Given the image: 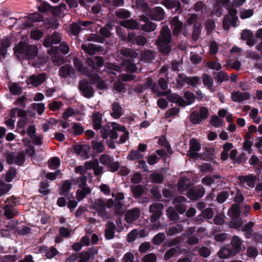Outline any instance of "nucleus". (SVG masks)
I'll return each mask as SVG.
<instances>
[{
	"instance_id": "052dcab7",
	"label": "nucleus",
	"mask_w": 262,
	"mask_h": 262,
	"mask_svg": "<svg viewBox=\"0 0 262 262\" xmlns=\"http://www.w3.org/2000/svg\"><path fill=\"white\" fill-rule=\"evenodd\" d=\"M88 41H93L99 43H103L105 41V39L103 37L97 34H91L87 38Z\"/></svg>"
},
{
	"instance_id": "b1692460",
	"label": "nucleus",
	"mask_w": 262,
	"mask_h": 262,
	"mask_svg": "<svg viewBox=\"0 0 262 262\" xmlns=\"http://www.w3.org/2000/svg\"><path fill=\"white\" fill-rule=\"evenodd\" d=\"M111 116L115 119H119L123 115V108L118 102H115L112 104Z\"/></svg>"
},
{
	"instance_id": "0eeeda50",
	"label": "nucleus",
	"mask_w": 262,
	"mask_h": 262,
	"mask_svg": "<svg viewBox=\"0 0 262 262\" xmlns=\"http://www.w3.org/2000/svg\"><path fill=\"white\" fill-rule=\"evenodd\" d=\"M81 48L85 53L91 56L90 57L94 56L97 52H103L104 51L103 47L91 43L82 44Z\"/></svg>"
},
{
	"instance_id": "49530a36",
	"label": "nucleus",
	"mask_w": 262,
	"mask_h": 262,
	"mask_svg": "<svg viewBox=\"0 0 262 262\" xmlns=\"http://www.w3.org/2000/svg\"><path fill=\"white\" fill-rule=\"evenodd\" d=\"M82 28L78 23H73L69 29V33L73 35L77 36Z\"/></svg>"
},
{
	"instance_id": "37998d69",
	"label": "nucleus",
	"mask_w": 262,
	"mask_h": 262,
	"mask_svg": "<svg viewBox=\"0 0 262 262\" xmlns=\"http://www.w3.org/2000/svg\"><path fill=\"white\" fill-rule=\"evenodd\" d=\"M205 28L206 30L207 34H211L215 29V24L212 19H208L205 22Z\"/></svg>"
},
{
	"instance_id": "f03ea898",
	"label": "nucleus",
	"mask_w": 262,
	"mask_h": 262,
	"mask_svg": "<svg viewBox=\"0 0 262 262\" xmlns=\"http://www.w3.org/2000/svg\"><path fill=\"white\" fill-rule=\"evenodd\" d=\"M228 215L231 217L230 222V226L234 229H238L241 227L243 222L241 215V210L239 204H233L229 208L227 212Z\"/></svg>"
},
{
	"instance_id": "f257e3e1",
	"label": "nucleus",
	"mask_w": 262,
	"mask_h": 262,
	"mask_svg": "<svg viewBox=\"0 0 262 262\" xmlns=\"http://www.w3.org/2000/svg\"><path fill=\"white\" fill-rule=\"evenodd\" d=\"M171 32L167 27H163L156 41L159 52L163 55H168L171 51Z\"/></svg>"
},
{
	"instance_id": "79ce46f5",
	"label": "nucleus",
	"mask_w": 262,
	"mask_h": 262,
	"mask_svg": "<svg viewBox=\"0 0 262 262\" xmlns=\"http://www.w3.org/2000/svg\"><path fill=\"white\" fill-rule=\"evenodd\" d=\"M49 184L47 181H42L39 183V192L43 195L49 194L51 192L48 189Z\"/></svg>"
},
{
	"instance_id": "7ed1b4c3",
	"label": "nucleus",
	"mask_w": 262,
	"mask_h": 262,
	"mask_svg": "<svg viewBox=\"0 0 262 262\" xmlns=\"http://www.w3.org/2000/svg\"><path fill=\"white\" fill-rule=\"evenodd\" d=\"M209 114V111L207 107L201 106L199 112L193 111L190 113L189 120L193 124H200L203 120H205L208 118Z\"/></svg>"
},
{
	"instance_id": "c756f323",
	"label": "nucleus",
	"mask_w": 262,
	"mask_h": 262,
	"mask_svg": "<svg viewBox=\"0 0 262 262\" xmlns=\"http://www.w3.org/2000/svg\"><path fill=\"white\" fill-rule=\"evenodd\" d=\"M37 54V49L35 46L28 45L26 49L24 57L28 59H34Z\"/></svg>"
},
{
	"instance_id": "680f3d73",
	"label": "nucleus",
	"mask_w": 262,
	"mask_h": 262,
	"mask_svg": "<svg viewBox=\"0 0 262 262\" xmlns=\"http://www.w3.org/2000/svg\"><path fill=\"white\" fill-rule=\"evenodd\" d=\"M132 192L135 197L138 198L141 196L144 193L143 186L140 185L134 186L132 188Z\"/></svg>"
},
{
	"instance_id": "2eb2a0df",
	"label": "nucleus",
	"mask_w": 262,
	"mask_h": 262,
	"mask_svg": "<svg viewBox=\"0 0 262 262\" xmlns=\"http://www.w3.org/2000/svg\"><path fill=\"white\" fill-rule=\"evenodd\" d=\"M243 242L239 236L234 235L232 237L230 242L231 248L236 255L241 252Z\"/></svg>"
},
{
	"instance_id": "a18cd8bd",
	"label": "nucleus",
	"mask_w": 262,
	"mask_h": 262,
	"mask_svg": "<svg viewBox=\"0 0 262 262\" xmlns=\"http://www.w3.org/2000/svg\"><path fill=\"white\" fill-rule=\"evenodd\" d=\"M143 157V154L138 150H131L127 157V159L129 161H134L141 159Z\"/></svg>"
},
{
	"instance_id": "774afa93",
	"label": "nucleus",
	"mask_w": 262,
	"mask_h": 262,
	"mask_svg": "<svg viewBox=\"0 0 262 262\" xmlns=\"http://www.w3.org/2000/svg\"><path fill=\"white\" fill-rule=\"evenodd\" d=\"M198 251L199 254L204 258L208 257L211 254V251L209 248L204 246L198 248Z\"/></svg>"
},
{
	"instance_id": "5fc2aeb1",
	"label": "nucleus",
	"mask_w": 262,
	"mask_h": 262,
	"mask_svg": "<svg viewBox=\"0 0 262 262\" xmlns=\"http://www.w3.org/2000/svg\"><path fill=\"white\" fill-rule=\"evenodd\" d=\"M92 147L93 149L98 153H101L104 150V146L103 143L95 140L92 141Z\"/></svg>"
},
{
	"instance_id": "4be33fe9",
	"label": "nucleus",
	"mask_w": 262,
	"mask_h": 262,
	"mask_svg": "<svg viewBox=\"0 0 262 262\" xmlns=\"http://www.w3.org/2000/svg\"><path fill=\"white\" fill-rule=\"evenodd\" d=\"M120 25L126 28L136 30L139 29L140 24L133 19H126L120 22Z\"/></svg>"
},
{
	"instance_id": "a211bd4d",
	"label": "nucleus",
	"mask_w": 262,
	"mask_h": 262,
	"mask_svg": "<svg viewBox=\"0 0 262 262\" xmlns=\"http://www.w3.org/2000/svg\"><path fill=\"white\" fill-rule=\"evenodd\" d=\"M116 227L112 222H108L106 225L104 232V237L107 240H111L114 238Z\"/></svg>"
},
{
	"instance_id": "338daca9",
	"label": "nucleus",
	"mask_w": 262,
	"mask_h": 262,
	"mask_svg": "<svg viewBox=\"0 0 262 262\" xmlns=\"http://www.w3.org/2000/svg\"><path fill=\"white\" fill-rule=\"evenodd\" d=\"M31 107L33 110H36L39 115L43 113L45 109V105L43 103H33L31 104Z\"/></svg>"
},
{
	"instance_id": "72a5a7b5",
	"label": "nucleus",
	"mask_w": 262,
	"mask_h": 262,
	"mask_svg": "<svg viewBox=\"0 0 262 262\" xmlns=\"http://www.w3.org/2000/svg\"><path fill=\"white\" fill-rule=\"evenodd\" d=\"M202 81L204 85H205L210 92H214V90L212 88L213 81L211 77L207 74H203L202 76Z\"/></svg>"
},
{
	"instance_id": "58836bf2",
	"label": "nucleus",
	"mask_w": 262,
	"mask_h": 262,
	"mask_svg": "<svg viewBox=\"0 0 262 262\" xmlns=\"http://www.w3.org/2000/svg\"><path fill=\"white\" fill-rule=\"evenodd\" d=\"M72 183L69 180L64 181L60 189L59 193L60 195H66L71 189Z\"/></svg>"
},
{
	"instance_id": "4468645a",
	"label": "nucleus",
	"mask_w": 262,
	"mask_h": 262,
	"mask_svg": "<svg viewBox=\"0 0 262 262\" xmlns=\"http://www.w3.org/2000/svg\"><path fill=\"white\" fill-rule=\"evenodd\" d=\"M238 21V18L237 16L230 17V16L226 15L223 18V27L225 30H228L230 29V26L233 27L237 26V23Z\"/></svg>"
},
{
	"instance_id": "39448f33",
	"label": "nucleus",
	"mask_w": 262,
	"mask_h": 262,
	"mask_svg": "<svg viewBox=\"0 0 262 262\" xmlns=\"http://www.w3.org/2000/svg\"><path fill=\"white\" fill-rule=\"evenodd\" d=\"M86 62L88 65L94 71H98L104 65V59L100 56L88 57Z\"/></svg>"
},
{
	"instance_id": "9d476101",
	"label": "nucleus",
	"mask_w": 262,
	"mask_h": 262,
	"mask_svg": "<svg viewBox=\"0 0 262 262\" xmlns=\"http://www.w3.org/2000/svg\"><path fill=\"white\" fill-rule=\"evenodd\" d=\"M127 40L132 44L143 46L147 42L146 38L142 35H136L134 33H129L127 35Z\"/></svg>"
},
{
	"instance_id": "4c0bfd02",
	"label": "nucleus",
	"mask_w": 262,
	"mask_h": 262,
	"mask_svg": "<svg viewBox=\"0 0 262 262\" xmlns=\"http://www.w3.org/2000/svg\"><path fill=\"white\" fill-rule=\"evenodd\" d=\"M190 180L186 177H182L178 183V188L180 190H186L189 186Z\"/></svg>"
},
{
	"instance_id": "e433bc0d",
	"label": "nucleus",
	"mask_w": 262,
	"mask_h": 262,
	"mask_svg": "<svg viewBox=\"0 0 262 262\" xmlns=\"http://www.w3.org/2000/svg\"><path fill=\"white\" fill-rule=\"evenodd\" d=\"M166 214L171 221L177 222L180 220V216L177 211L171 207H169L166 210Z\"/></svg>"
},
{
	"instance_id": "603ef678",
	"label": "nucleus",
	"mask_w": 262,
	"mask_h": 262,
	"mask_svg": "<svg viewBox=\"0 0 262 262\" xmlns=\"http://www.w3.org/2000/svg\"><path fill=\"white\" fill-rule=\"evenodd\" d=\"M73 63L75 68L78 71L85 72L86 71V68L83 66L82 61L78 57L74 58Z\"/></svg>"
},
{
	"instance_id": "20e7f679",
	"label": "nucleus",
	"mask_w": 262,
	"mask_h": 262,
	"mask_svg": "<svg viewBox=\"0 0 262 262\" xmlns=\"http://www.w3.org/2000/svg\"><path fill=\"white\" fill-rule=\"evenodd\" d=\"M79 89L81 94L85 98H90L94 96V89L86 79H82L79 81Z\"/></svg>"
},
{
	"instance_id": "c03bdc74",
	"label": "nucleus",
	"mask_w": 262,
	"mask_h": 262,
	"mask_svg": "<svg viewBox=\"0 0 262 262\" xmlns=\"http://www.w3.org/2000/svg\"><path fill=\"white\" fill-rule=\"evenodd\" d=\"M165 239V234L163 232H159L154 236L151 242L155 245H159L162 243Z\"/></svg>"
},
{
	"instance_id": "4d7b16f0",
	"label": "nucleus",
	"mask_w": 262,
	"mask_h": 262,
	"mask_svg": "<svg viewBox=\"0 0 262 262\" xmlns=\"http://www.w3.org/2000/svg\"><path fill=\"white\" fill-rule=\"evenodd\" d=\"M223 120L216 115H212L210 120V123L215 127H220L223 123Z\"/></svg>"
},
{
	"instance_id": "1a4fd4ad",
	"label": "nucleus",
	"mask_w": 262,
	"mask_h": 262,
	"mask_svg": "<svg viewBox=\"0 0 262 262\" xmlns=\"http://www.w3.org/2000/svg\"><path fill=\"white\" fill-rule=\"evenodd\" d=\"M205 189L203 186L193 187L187 192V196L191 200H197L203 196Z\"/></svg>"
},
{
	"instance_id": "c85d7f7f",
	"label": "nucleus",
	"mask_w": 262,
	"mask_h": 262,
	"mask_svg": "<svg viewBox=\"0 0 262 262\" xmlns=\"http://www.w3.org/2000/svg\"><path fill=\"white\" fill-rule=\"evenodd\" d=\"M102 115L99 112L94 113L92 116L93 128L95 130L101 128Z\"/></svg>"
},
{
	"instance_id": "473e14b6",
	"label": "nucleus",
	"mask_w": 262,
	"mask_h": 262,
	"mask_svg": "<svg viewBox=\"0 0 262 262\" xmlns=\"http://www.w3.org/2000/svg\"><path fill=\"white\" fill-rule=\"evenodd\" d=\"M149 179L153 183L161 184L164 181V176L161 173L154 172L149 175Z\"/></svg>"
},
{
	"instance_id": "3c124183",
	"label": "nucleus",
	"mask_w": 262,
	"mask_h": 262,
	"mask_svg": "<svg viewBox=\"0 0 262 262\" xmlns=\"http://www.w3.org/2000/svg\"><path fill=\"white\" fill-rule=\"evenodd\" d=\"M182 230V226L180 224H177L176 226L170 227L167 231V234L172 236L175 234L181 232Z\"/></svg>"
},
{
	"instance_id": "f704fd0d",
	"label": "nucleus",
	"mask_w": 262,
	"mask_h": 262,
	"mask_svg": "<svg viewBox=\"0 0 262 262\" xmlns=\"http://www.w3.org/2000/svg\"><path fill=\"white\" fill-rule=\"evenodd\" d=\"M120 52L122 56L128 57V59H134L138 56V53L135 51L129 48L122 49Z\"/></svg>"
},
{
	"instance_id": "a19ab883",
	"label": "nucleus",
	"mask_w": 262,
	"mask_h": 262,
	"mask_svg": "<svg viewBox=\"0 0 262 262\" xmlns=\"http://www.w3.org/2000/svg\"><path fill=\"white\" fill-rule=\"evenodd\" d=\"M54 8L48 3L44 2L38 7V10L41 13L51 12L53 13Z\"/></svg>"
},
{
	"instance_id": "09e8293b",
	"label": "nucleus",
	"mask_w": 262,
	"mask_h": 262,
	"mask_svg": "<svg viewBox=\"0 0 262 262\" xmlns=\"http://www.w3.org/2000/svg\"><path fill=\"white\" fill-rule=\"evenodd\" d=\"M105 166L107 167V169L112 172L117 171L120 166V164L118 161H114V158L110 162L109 164L106 165Z\"/></svg>"
},
{
	"instance_id": "0e129e2a",
	"label": "nucleus",
	"mask_w": 262,
	"mask_h": 262,
	"mask_svg": "<svg viewBox=\"0 0 262 262\" xmlns=\"http://www.w3.org/2000/svg\"><path fill=\"white\" fill-rule=\"evenodd\" d=\"M13 207V204H6V205L4 207L5 215L8 219H11L13 218L14 216V214L11 210Z\"/></svg>"
},
{
	"instance_id": "393cba45",
	"label": "nucleus",
	"mask_w": 262,
	"mask_h": 262,
	"mask_svg": "<svg viewBox=\"0 0 262 262\" xmlns=\"http://www.w3.org/2000/svg\"><path fill=\"white\" fill-rule=\"evenodd\" d=\"M181 252V248L180 246L170 248L165 253L164 259L165 260H168L173 256L180 255Z\"/></svg>"
},
{
	"instance_id": "69168bd1",
	"label": "nucleus",
	"mask_w": 262,
	"mask_h": 262,
	"mask_svg": "<svg viewBox=\"0 0 262 262\" xmlns=\"http://www.w3.org/2000/svg\"><path fill=\"white\" fill-rule=\"evenodd\" d=\"M201 144L195 139H192L190 140L189 149L193 151H199L201 149Z\"/></svg>"
},
{
	"instance_id": "a878e982",
	"label": "nucleus",
	"mask_w": 262,
	"mask_h": 262,
	"mask_svg": "<svg viewBox=\"0 0 262 262\" xmlns=\"http://www.w3.org/2000/svg\"><path fill=\"white\" fill-rule=\"evenodd\" d=\"M135 60L133 59H126L123 60L122 65L126 67V70L128 73H135L137 71V67L134 63Z\"/></svg>"
},
{
	"instance_id": "412c9836",
	"label": "nucleus",
	"mask_w": 262,
	"mask_h": 262,
	"mask_svg": "<svg viewBox=\"0 0 262 262\" xmlns=\"http://www.w3.org/2000/svg\"><path fill=\"white\" fill-rule=\"evenodd\" d=\"M250 98V95L247 92H241L236 91L232 93L231 99L234 102H241L244 100H248Z\"/></svg>"
},
{
	"instance_id": "f8f14e48",
	"label": "nucleus",
	"mask_w": 262,
	"mask_h": 262,
	"mask_svg": "<svg viewBox=\"0 0 262 262\" xmlns=\"http://www.w3.org/2000/svg\"><path fill=\"white\" fill-rule=\"evenodd\" d=\"M170 25L172 29L173 35L176 37H178L183 28V23L179 20L178 16H174L171 19Z\"/></svg>"
},
{
	"instance_id": "e2e57ef3",
	"label": "nucleus",
	"mask_w": 262,
	"mask_h": 262,
	"mask_svg": "<svg viewBox=\"0 0 262 262\" xmlns=\"http://www.w3.org/2000/svg\"><path fill=\"white\" fill-rule=\"evenodd\" d=\"M28 18L32 23L39 22L42 20L43 16L38 12H35L28 15Z\"/></svg>"
},
{
	"instance_id": "9b49d317",
	"label": "nucleus",
	"mask_w": 262,
	"mask_h": 262,
	"mask_svg": "<svg viewBox=\"0 0 262 262\" xmlns=\"http://www.w3.org/2000/svg\"><path fill=\"white\" fill-rule=\"evenodd\" d=\"M148 14L151 20L160 21L164 19L165 12L161 7H156L150 10Z\"/></svg>"
},
{
	"instance_id": "6e6d98bb",
	"label": "nucleus",
	"mask_w": 262,
	"mask_h": 262,
	"mask_svg": "<svg viewBox=\"0 0 262 262\" xmlns=\"http://www.w3.org/2000/svg\"><path fill=\"white\" fill-rule=\"evenodd\" d=\"M48 164L50 169L58 168L60 164V160L56 157L51 158L48 161Z\"/></svg>"
},
{
	"instance_id": "ea45409f",
	"label": "nucleus",
	"mask_w": 262,
	"mask_h": 262,
	"mask_svg": "<svg viewBox=\"0 0 262 262\" xmlns=\"http://www.w3.org/2000/svg\"><path fill=\"white\" fill-rule=\"evenodd\" d=\"M17 174L16 169L13 167H11L7 171L5 180L7 182H11L13 181V179L15 177Z\"/></svg>"
},
{
	"instance_id": "dca6fc26",
	"label": "nucleus",
	"mask_w": 262,
	"mask_h": 262,
	"mask_svg": "<svg viewBox=\"0 0 262 262\" xmlns=\"http://www.w3.org/2000/svg\"><path fill=\"white\" fill-rule=\"evenodd\" d=\"M163 3L167 9H174L175 12L179 13L182 12L181 3L179 0H165Z\"/></svg>"
},
{
	"instance_id": "6ab92c4d",
	"label": "nucleus",
	"mask_w": 262,
	"mask_h": 262,
	"mask_svg": "<svg viewBox=\"0 0 262 262\" xmlns=\"http://www.w3.org/2000/svg\"><path fill=\"white\" fill-rule=\"evenodd\" d=\"M46 74L42 73L38 74L37 75H33L30 77L29 80L31 84L35 86L41 84L46 79Z\"/></svg>"
},
{
	"instance_id": "6e6552de",
	"label": "nucleus",
	"mask_w": 262,
	"mask_h": 262,
	"mask_svg": "<svg viewBox=\"0 0 262 262\" xmlns=\"http://www.w3.org/2000/svg\"><path fill=\"white\" fill-rule=\"evenodd\" d=\"M93 208L97 211L98 215L105 217L107 215L106 202L102 199L96 200L92 204Z\"/></svg>"
},
{
	"instance_id": "2f4dec72",
	"label": "nucleus",
	"mask_w": 262,
	"mask_h": 262,
	"mask_svg": "<svg viewBox=\"0 0 262 262\" xmlns=\"http://www.w3.org/2000/svg\"><path fill=\"white\" fill-rule=\"evenodd\" d=\"M91 192V189L88 187H83L81 189H78L76 192V199L78 201H82L84 198H85L88 194L90 193Z\"/></svg>"
},
{
	"instance_id": "13d9d810",
	"label": "nucleus",
	"mask_w": 262,
	"mask_h": 262,
	"mask_svg": "<svg viewBox=\"0 0 262 262\" xmlns=\"http://www.w3.org/2000/svg\"><path fill=\"white\" fill-rule=\"evenodd\" d=\"M184 96L186 100V102H187V105H189L193 103L196 98L194 94L189 91H186L184 92Z\"/></svg>"
},
{
	"instance_id": "cd10ccee",
	"label": "nucleus",
	"mask_w": 262,
	"mask_h": 262,
	"mask_svg": "<svg viewBox=\"0 0 262 262\" xmlns=\"http://www.w3.org/2000/svg\"><path fill=\"white\" fill-rule=\"evenodd\" d=\"M213 78L217 82V84L221 85L223 81L229 80V76L226 72L221 71L217 73H213Z\"/></svg>"
},
{
	"instance_id": "aec40b11",
	"label": "nucleus",
	"mask_w": 262,
	"mask_h": 262,
	"mask_svg": "<svg viewBox=\"0 0 262 262\" xmlns=\"http://www.w3.org/2000/svg\"><path fill=\"white\" fill-rule=\"evenodd\" d=\"M218 255L221 258H230L236 255L234 252H233L229 245L222 247L218 252Z\"/></svg>"
},
{
	"instance_id": "864d4df0",
	"label": "nucleus",
	"mask_w": 262,
	"mask_h": 262,
	"mask_svg": "<svg viewBox=\"0 0 262 262\" xmlns=\"http://www.w3.org/2000/svg\"><path fill=\"white\" fill-rule=\"evenodd\" d=\"M157 27V25L155 23L148 21L145 24L143 25L141 27V29L143 31L149 32L154 31Z\"/></svg>"
},
{
	"instance_id": "5701e85b",
	"label": "nucleus",
	"mask_w": 262,
	"mask_h": 262,
	"mask_svg": "<svg viewBox=\"0 0 262 262\" xmlns=\"http://www.w3.org/2000/svg\"><path fill=\"white\" fill-rule=\"evenodd\" d=\"M140 212L138 208L134 209L128 211L125 215L126 221L128 223H132L137 220L140 216Z\"/></svg>"
},
{
	"instance_id": "7c9ffc66",
	"label": "nucleus",
	"mask_w": 262,
	"mask_h": 262,
	"mask_svg": "<svg viewBox=\"0 0 262 262\" xmlns=\"http://www.w3.org/2000/svg\"><path fill=\"white\" fill-rule=\"evenodd\" d=\"M202 29V26L200 22L196 21L194 23L192 33V38L194 41H196L199 38Z\"/></svg>"
},
{
	"instance_id": "c9c22d12",
	"label": "nucleus",
	"mask_w": 262,
	"mask_h": 262,
	"mask_svg": "<svg viewBox=\"0 0 262 262\" xmlns=\"http://www.w3.org/2000/svg\"><path fill=\"white\" fill-rule=\"evenodd\" d=\"M115 15L120 19H126L131 16V12L125 9H119L115 11Z\"/></svg>"
},
{
	"instance_id": "f3484780",
	"label": "nucleus",
	"mask_w": 262,
	"mask_h": 262,
	"mask_svg": "<svg viewBox=\"0 0 262 262\" xmlns=\"http://www.w3.org/2000/svg\"><path fill=\"white\" fill-rule=\"evenodd\" d=\"M28 46V43L23 41H20L17 45L14 48V53L18 58H24L25 52H26V49Z\"/></svg>"
},
{
	"instance_id": "8fccbe9b",
	"label": "nucleus",
	"mask_w": 262,
	"mask_h": 262,
	"mask_svg": "<svg viewBox=\"0 0 262 262\" xmlns=\"http://www.w3.org/2000/svg\"><path fill=\"white\" fill-rule=\"evenodd\" d=\"M105 166L107 167V169L112 172L117 171L120 166V164L118 161H114V158L110 162L109 164L106 165Z\"/></svg>"
},
{
	"instance_id": "bf43d9fd",
	"label": "nucleus",
	"mask_w": 262,
	"mask_h": 262,
	"mask_svg": "<svg viewBox=\"0 0 262 262\" xmlns=\"http://www.w3.org/2000/svg\"><path fill=\"white\" fill-rule=\"evenodd\" d=\"M72 128L74 130V135L75 136L82 135L84 132V129L82 125L79 123H74Z\"/></svg>"
},
{
	"instance_id": "bb28decb",
	"label": "nucleus",
	"mask_w": 262,
	"mask_h": 262,
	"mask_svg": "<svg viewBox=\"0 0 262 262\" xmlns=\"http://www.w3.org/2000/svg\"><path fill=\"white\" fill-rule=\"evenodd\" d=\"M183 81L190 86L195 88L198 85L202 84L201 79L197 76H183Z\"/></svg>"
},
{
	"instance_id": "423d86ee",
	"label": "nucleus",
	"mask_w": 262,
	"mask_h": 262,
	"mask_svg": "<svg viewBox=\"0 0 262 262\" xmlns=\"http://www.w3.org/2000/svg\"><path fill=\"white\" fill-rule=\"evenodd\" d=\"M163 208V205L159 203H154L150 205L149 211L151 213L150 216L151 222H156L160 219Z\"/></svg>"
},
{
	"instance_id": "de8ad7c7",
	"label": "nucleus",
	"mask_w": 262,
	"mask_h": 262,
	"mask_svg": "<svg viewBox=\"0 0 262 262\" xmlns=\"http://www.w3.org/2000/svg\"><path fill=\"white\" fill-rule=\"evenodd\" d=\"M137 6L139 9H141L146 14H149L150 11L151 9L149 7L148 4L144 0H139L138 1Z\"/></svg>"
},
{
	"instance_id": "ddd939ff",
	"label": "nucleus",
	"mask_w": 262,
	"mask_h": 262,
	"mask_svg": "<svg viewBox=\"0 0 262 262\" xmlns=\"http://www.w3.org/2000/svg\"><path fill=\"white\" fill-rule=\"evenodd\" d=\"M59 75L63 78L68 77L73 78L75 76V71L72 66L69 64H65L60 68L59 70Z\"/></svg>"
}]
</instances>
